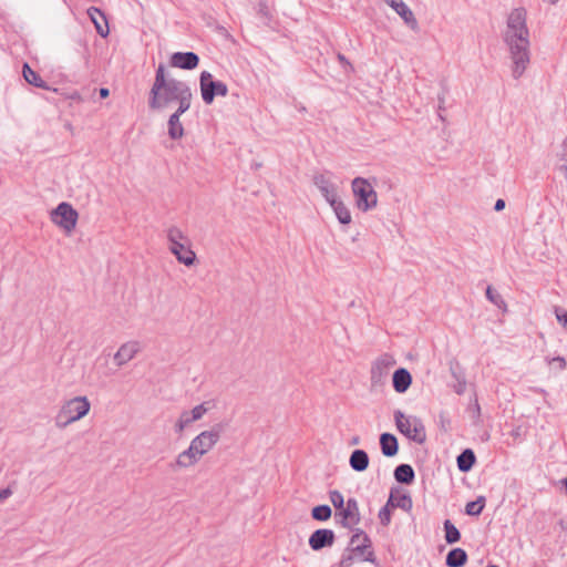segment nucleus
Returning a JSON list of instances; mask_svg holds the SVG:
<instances>
[{"mask_svg": "<svg viewBox=\"0 0 567 567\" xmlns=\"http://www.w3.org/2000/svg\"><path fill=\"white\" fill-rule=\"evenodd\" d=\"M503 40L508 47L513 62L512 75L515 80H518L530 62L529 31L526 25L524 8H516L509 13Z\"/></svg>", "mask_w": 567, "mask_h": 567, "instance_id": "nucleus-1", "label": "nucleus"}, {"mask_svg": "<svg viewBox=\"0 0 567 567\" xmlns=\"http://www.w3.org/2000/svg\"><path fill=\"white\" fill-rule=\"evenodd\" d=\"M189 90L192 89L187 82L169 76L165 64L159 63L148 93V106L152 110H163Z\"/></svg>", "mask_w": 567, "mask_h": 567, "instance_id": "nucleus-2", "label": "nucleus"}, {"mask_svg": "<svg viewBox=\"0 0 567 567\" xmlns=\"http://www.w3.org/2000/svg\"><path fill=\"white\" fill-rule=\"evenodd\" d=\"M90 408L91 404L86 396H76L66 401L55 416L56 426L63 429L84 417L90 412Z\"/></svg>", "mask_w": 567, "mask_h": 567, "instance_id": "nucleus-3", "label": "nucleus"}, {"mask_svg": "<svg viewBox=\"0 0 567 567\" xmlns=\"http://www.w3.org/2000/svg\"><path fill=\"white\" fill-rule=\"evenodd\" d=\"M351 189L354 196L355 206L359 210L367 213L378 205V194L369 179L354 177L351 182Z\"/></svg>", "mask_w": 567, "mask_h": 567, "instance_id": "nucleus-4", "label": "nucleus"}, {"mask_svg": "<svg viewBox=\"0 0 567 567\" xmlns=\"http://www.w3.org/2000/svg\"><path fill=\"white\" fill-rule=\"evenodd\" d=\"M199 89L203 102L210 105L216 96H226L228 86L219 80H215L208 71H203L199 75Z\"/></svg>", "mask_w": 567, "mask_h": 567, "instance_id": "nucleus-5", "label": "nucleus"}, {"mask_svg": "<svg viewBox=\"0 0 567 567\" xmlns=\"http://www.w3.org/2000/svg\"><path fill=\"white\" fill-rule=\"evenodd\" d=\"M79 219V213L68 202H61L51 212V220L66 234H71L76 226Z\"/></svg>", "mask_w": 567, "mask_h": 567, "instance_id": "nucleus-6", "label": "nucleus"}, {"mask_svg": "<svg viewBox=\"0 0 567 567\" xmlns=\"http://www.w3.org/2000/svg\"><path fill=\"white\" fill-rule=\"evenodd\" d=\"M224 430L221 423H217L212 426L210 430L203 431L190 441V445L195 450V453L200 457L210 451L214 445L219 441L220 434Z\"/></svg>", "mask_w": 567, "mask_h": 567, "instance_id": "nucleus-7", "label": "nucleus"}, {"mask_svg": "<svg viewBox=\"0 0 567 567\" xmlns=\"http://www.w3.org/2000/svg\"><path fill=\"white\" fill-rule=\"evenodd\" d=\"M334 522L347 529H352L361 522L359 504L354 497L348 498L343 507L334 512Z\"/></svg>", "mask_w": 567, "mask_h": 567, "instance_id": "nucleus-8", "label": "nucleus"}, {"mask_svg": "<svg viewBox=\"0 0 567 567\" xmlns=\"http://www.w3.org/2000/svg\"><path fill=\"white\" fill-rule=\"evenodd\" d=\"M395 363V359L389 353L382 354L372 363L370 371V381L372 389L381 388L385 384L389 370Z\"/></svg>", "mask_w": 567, "mask_h": 567, "instance_id": "nucleus-9", "label": "nucleus"}, {"mask_svg": "<svg viewBox=\"0 0 567 567\" xmlns=\"http://www.w3.org/2000/svg\"><path fill=\"white\" fill-rule=\"evenodd\" d=\"M199 55L193 51H177L171 54L168 63L172 68L192 71L199 65Z\"/></svg>", "mask_w": 567, "mask_h": 567, "instance_id": "nucleus-10", "label": "nucleus"}, {"mask_svg": "<svg viewBox=\"0 0 567 567\" xmlns=\"http://www.w3.org/2000/svg\"><path fill=\"white\" fill-rule=\"evenodd\" d=\"M337 539L336 533L330 528H318L311 533L308 545L313 551L332 547Z\"/></svg>", "mask_w": 567, "mask_h": 567, "instance_id": "nucleus-11", "label": "nucleus"}, {"mask_svg": "<svg viewBox=\"0 0 567 567\" xmlns=\"http://www.w3.org/2000/svg\"><path fill=\"white\" fill-rule=\"evenodd\" d=\"M350 530L352 532V535L346 551H354L358 555H363L368 549L372 547L370 536L362 528H358L355 526H353Z\"/></svg>", "mask_w": 567, "mask_h": 567, "instance_id": "nucleus-12", "label": "nucleus"}, {"mask_svg": "<svg viewBox=\"0 0 567 567\" xmlns=\"http://www.w3.org/2000/svg\"><path fill=\"white\" fill-rule=\"evenodd\" d=\"M386 504L392 509L400 508L406 513L411 512L413 507V501L410 493L402 492L398 486L391 487Z\"/></svg>", "mask_w": 567, "mask_h": 567, "instance_id": "nucleus-13", "label": "nucleus"}, {"mask_svg": "<svg viewBox=\"0 0 567 567\" xmlns=\"http://www.w3.org/2000/svg\"><path fill=\"white\" fill-rule=\"evenodd\" d=\"M169 250L176 257L178 262L187 267L195 265L197 260L196 254L188 243H174V246H169Z\"/></svg>", "mask_w": 567, "mask_h": 567, "instance_id": "nucleus-14", "label": "nucleus"}, {"mask_svg": "<svg viewBox=\"0 0 567 567\" xmlns=\"http://www.w3.org/2000/svg\"><path fill=\"white\" fill-rule=\"evenodd\" d=\"M385 3L392 8L401 19L412 29L415 30L417 28V20L414 17L413 11L409 8V6L402 0H384Z\"/></svg>", "mask_w": 567, "mask_h": 567, "instance_id": "nucleus-15", "label": "nucleus"}, {"mask_svg": "<svg viewBox=\"0 0 567 567\" xmlns=\"http://www.w3.org/2000/svg\"><path fill=\"white\" fill-rule=\"evenodd\" d=\"M450 373L453 379V382L450 383V386L454 390L456 394H464V392L466 391L467 382L465 371L457 361L450 362Z\"/></svg>", "mask_w": 567, "mask_h": 567, "instance_id": "nucleus-16", "label": "nucleus"}, {"mask_svg": "<svg viewBox=\"0 0 567 567\" xmlns=\"http://www.w3.org/2000/svg\"><path fill=\"white\" fill-rule=\"evenodd\" d=\"M87 16L93 22L96 33L102 38H107L110 28L105 12L97 7H91L87 9Z\"/></svg>", "mask_w": 567, "mask_h": 567, "instance_id": "nucleus-17", "label": "nucleus"}, {"mask_svg": "<svg viewBox=\"0 0 567 567\" xmlns=\"http://www.w3.org/2000/svg\"><path fill=\"white\" fill-rule=\"evenodd\" d=\"M141 350L137 341H127L123 343L114 354V361L117 367H122L131 361Z\"/></svg>", "mask_w": 567, "mask_h": 567, "instance_id": "nucleus-18", "label": "nucleus"}, {"mask_svg": "<svg viewBox=\"0 0 567 567\" xmlns=\"http://www.w3.org/2000/svg\"><path fill=\"white\" fill-rule=\"evenodd\" d=\"M412 374L406 368H398L392 375V386L396 393H405L412 384Z\"/></svg>", "mask_w": 567, "mask_h": 567, "instance_id": "nucleus-19", "label": "nucleus"}, {"mask_svg": "<svg viewBox=\"0 0 567 567\" xmlns=\"http://www.w3.org/2000/svg\"><path fill=\"white\" fill-rule=\"evenodd\" d=\"M379 443L383 456L393 457L399 453V441L394 434L389 432L381 433Z\"/></svg>", "mask_w": 567, "mask_h": 567, "instance_id": "nucleus-20", "label": "nucleus"}, {"mask_svg": "<svg viewBox=\"0 0 567 567\" xmlns=\"http://www.w3.org/2000/svg\"><path fill=\"white\" fill-rule=\"evenodd\" d=\"M200 460V456L195 453V450L189 444L188 449L179 453L174 463L171 464V468H187L195 465Z\"/></svg>", "mask_w": 567, "mask_h": 567, "instance_id": "nucleus-21", "label": "nucleus"}, {"mask_svg": "<svg viewBox=\"0 0 567 567\" xmlns=\"http://www.w3.org/2000/svg\"><path fill=\"white\" fill-rule=\"evenodd\" d=\"M477 462L475 452L467 447L464 449L457 456H456V466L457 470L461 473H468L473 470Z\"/></svg>", "mask_w": 567, "mask_h": 567, "instance_id": "nucleus-22", "label": "nucleus"}, {"mask_svg": "<svg viewBox=\"0 0 567 567\" xmlns=\"http://www.w3.org/2000/svg\"><path fill=\"white\" fill-rule=\"evenodd\" d=\"M370 458L367 451L353 450L349 457V465L355 472H364L369 467Z\"/></svg>", "mask_w": 567, "mask_h": 567, "instance_id": "nucleus-23", "label": "nucleus"}, {"mask_svg": "<svg viewBox=\"0 0 567 567\" xmlns=\"http://www.w3.org/2000/svg\"><path fill=\"white\" fill-rule=\"evenodd\" d=\"M394 480L402 485H411L415 481V472L410 464L401 463L393 472Z\"/></svg>", "mask_w": 567, "mask_h": 567, "instance_id": "nucleus-24", "label": "nucleus"}, {"mask_svg": "<svg viewBox=\"0 0 567 567\" xmlns=\"http://www.w3.org/2000/svg\"><path fill=\"white\" fill-rule=\"evenodd\" d=\"M468 560V555L465 549L461 547H454L450 549L445 557V565L447 567H463Z\"/></svg>", "mask_w": 567, "mask_h": 567, "instance_id": "nucleus-25", "label": "nucleus"}, {"mask_svg": "<svg viewBox=\"0 0 567 567\" xmlns=\"http://www.w3.org/2000/svg\"><path fill=\"white\" fill-rule=\"evenodd\" d=\"M167 134L173 141L181 140L185 134L184 126L181 122V115L174 112L169 115L167 121Z\"/></svg>", "mask_w": 567, "mask_h": 567, "instance_id": "nucleus-26", "label": "nucleus"}, {"mask_svg": "<svg viewBox=\"0 0 567 567\" xmlns=\"http://www.w3.org/2000/svg\"><path fill=\"white\" fill-rule=\"evenodd\" d=\"M22 75L29 84L35 87L44 90L50 89L48 83L41 78V75L37 71H34L27 62L23 63Z\"/></svg>", "mask_w": 567, "mask_h": 567, "instance_id": "nucleus-27", "label": "nucleus"}, {"mask_svg": "<svg viewBox=\"0 0 567 567\" xmlns=\"http://www.w3.org/2000/svg\"><path fill=\"white\" fill-rule=\"evenodd\" d=\"M411 419H412L411 434L408 439L417 444H423L426 441L425 426L420 417L411 416Z\"/></svg>", "mask_w": 567, "mask_h": 567, "instance_id": "nucleus-28", "label": "nucleus"}, {"mask_svg": "<svg viewBox=\"0 0 567 567\" xmlns=\"http://www.w3.org/2000/svg\"><path fill=\"white\" fill-rule=\"evenodd\" d=\"M394 422L398 431L409 437L411 434L412 419L406 417L405 414L401 410H395L393 413Z\"/></svg>", "mask_w": 567, "mask_h": 567, "instance_id": "nucleus-29", "label": "nucleus"}, {"mask_svg": "<svg viewBox=\"0 0 567 567\" xmlns=\"http://www.w3.org/2000/svg\"><path fill=\"white\" fill-rule=\"evenodd\" d=\"M443 530H444V539L446 544L453 545L461 540V532L458 528L452 523L451 519H445L443 522Z\"/></svg>", "mask_w": 567, "mask_h": 567, "instance_id": "nucleus-30", "label": "nucleus"}, {"mask_svg": "<svg viewBox=\"0 0 567 567\" xmlns=\"http://www.w3.org/2000/svg\"><path fill=\"white\" fill-rule=\"evenodd\" d=\"M486 505V498L483 495L477 496L474 501L465 505V514L477 517L482 514Z\"/></svg>", "mask_w": 567, "mask_h": 567, "instance_id": "nucleus-31", "label": "nucleus"}, {"mask_svg": "<svg viewBox=\"0 0 567 567\" xmlns=\"http://www.w3.org/2000/svg\"><path fill=\"white\" fill-rule=\"evenodd\" d=\"M331 208H332L338 221L341 225H349L351 223V220H352L351 213L342 200L338 202Z\"/></svg>", "mask_w": 567, "mask_h": 567, "instance_id": "nucleus-32", "label": "nucleus"}, {"mask_svg": "<svg viewBox=\"0 0 567 567\" xmlns=\"http://www.w3.org/2000/svg\"><path fill=\"white\" fill-rule=\"evenodd\" d=\"M208 411L206 403L198 404L194 406L190 411H183L182 416L188 422V424L198 421L203 417V415Z\"/></svg>", "mask_w": 567, "mask_h": 567, "instance_id": "nucleus-33", "label": "nucleus"}, {"mask_svg": "<svg viewBox=\"0 0 567 567\" xmlns=\"http://www.w3.org/2000/svg\"><path fill=\"white\" fill-rule=\"evenodd\" d=\"M332 516V509L327 504H321L312 507L311 517L317 522H327Z\"/></svg>", "mask_w": 567, "mask_h": 567, "instance_id": "nucleus-34", "label": "nucleus"}, {"mask_svg": "<svg viewBox=\"0 0 567 567\" xmlns=\"http://www.w3.org/2000/svg\"><path fill=\"white\" fill-rule=\"evenodd\" d=\"M485 296H486V299L489 302H492L493 305H495L498 309L506 311L507 305H506L505 300L503 299L501 293L496 289H494L491 285H488L486 287Z\"/></svg>", "mask_w": 567, "mask_h": 567, "instance_id": "nucleus-35", "label": "nucleus"}, {"mask_svg": "<svg viewBox=\"0 0 567 567\" xmlns=\"http://www.w3.org/2000/svg\"><path fill=\"white\" fill-rule=\"evenodd\" d=\"M192 100H193V92H192V90H189L188 92L183 94L181 97L175 100V102L178 104V106L174 113L182 116L184 113H186L190 109Z\"/></svg>", "mask_w": 567, "mask_h": 567, "instance_id": "nucleus-36", "label": "nucleus"}, {"mask_svg": "<svg viewBox=\"0 0 567 567\" xmlns=\"http://www.w3.org/2000/svg\"><path fill=\"white\" fill-rule=\"evenodd\" d=\"M167 239L169 241V246H174V243H188V238L177 227H171L167 230Z\"/></svg>", "mask_w": 567, "mask_h": 567, "instance_id": "nucleus-37", "label": "nucleus"}, {"mask_svg": "<svg viewBox=\"0 0 567 567\" xmlns=\"http://www.w3.org/2000/svg\"><path fill=\"white\" fill-rule=\"evenodd\" d=\"M313 184L320 190V193H327V189L334 185L323 174L316 175L313 177Z\"/></svg>", "mask_w": 567, "mask_h": 567, "instance_id": "nucleus-38", "label": "nucleus"}, {"mask_svg": "<svg viewBox=\"0 0 567 567\" xmlns=\"http://www.w3.org/2000/svg\"><path fill=\"white\" fill-rule=\"evenodd\" d=\"M329 499L334 507L336 512L341 509L343 505L346 504L344 497L338 489H331L329 491Z\"/></svg>", "mask_w": 567, "mask_h": 567, "instance_id": "nucleus-39", "label": "nucleus"}, {"mask_svg": "<svg viewBox=\"0 0 567 567\" xmlns=\"http://www.w3.org/2000/svg\"><path fill=\"white\" fill-rule=\"evenodd\" d=\"M392 508L389 507V505L385 503L384 506H382L379 511L378 517L380 520V524L384 527L389 526L392 519Z\"/></svg>", "mask_w": 567, "mask_h": 567, "instance_id": "nucleus-40", "label": "nucleus"}, {"mask_svg": "<svg viewBox=\"0 0 567 567\" xmlns=\"http://www.w3.org/2000/svg\"><path fill=\"white\" fill-rule=\"evenodd\" d=\"M321 195L324 197V199L330 205V207H332L333 205H336L338 202L341 200L338 197L337 186L336 185H333L332 187L327 189V193H321Z\"/></svg>", "mask_w": 567, "mask_h": 567, "instance_id": "nucleus-41", "label": "nucleus"}, {"mask_svg": "<svg viewBox=\"0 0 567 567\" xmlns=\"http://www.w3.org/2000/svg\"><path fill=\"white\" fill-rule=\"evenodd\" d=\"M468 409L472 412L473 423L480 424L482 420H481V406H480L477 398H475L474 402H472L468 405Z\"/></svg>", "mask_w": 567, "mask_h": 567, "instance_id": "nucleus-42", "label": "nucleus"}, {"mask_svg": "<svg viewBox=\"0 0 567 567\" xmlns=\"http://www.w3.org/2000/svg\"><path fill=\"white\" fill-rule=\"evenodd\" d=\"M353 554H355L354 551H346L342 554L339 563L337 564L338 567H351V565L353 564V559H354V556ZM331 567H336V565L331 566Z\"/></svg>", "mask_w": 567, "mask_h": 567, "instance_id": "nucleus-43", "label": "nucleus"}, {"mask_svg": "<svg viewBox=\"0 0 567 567\" xmlns=\"http://www.w3.org/2000/svg\"><path fill=\"white\" fill-rule=\"evenodd\" d=\"M556 319L567 330V310L556 307L555 308Z\"/></svg>", "mask_w": 567, "mask_h": 567, "instance_id": "nucleus-44", "label": "nucleus"}, {"mask_svg": "<svg viewBox=\"0 0 567 567\" xmlns=\"http://www.w3.org/2000/svg\"><path fill=\"white\" fill-rule=\"evenodd\" d=\"M549 365H556L558 371H564L567 367V362L564 357L557 355L551 359H548Z\"/></svg>", "mask_w": 567, "mask_h": 567, "instance_id": "nucleus-45", "label": "nucleus"}, {"mask_svg": "<svg viewBox=\"0 0 567 567\" xmlns=\"http://www.w3.org/2000/svg\"><path fill=\"white\" fill-rule=\"evenodd\" d=\"M560 163H567V137L563 141L560 152L557 153Z\"/></svg>", "mask_w": 567, "mask_h": 567, "instance_id": "nucleus-46", "label": "nucleus"}, {"mask_svg": "<svg viewBox=\"0 0 567 567\" xmlns=\"http://www.w3.org/2000/svg\"><path fill=\"white\" fill-rule=\"evenodd\" d=\"M258 13L265 19H270L268 6L264 0H260L258 3Z\"/></svg>", "mask_w": 567, "mask_h": 567, "instance_id": "nucleus-47", "label": "nucleus"}, {"mask_svg": "<svg viewBox=\"0 0 567 567\" xmlns=\"http://www.w3.org/2000/svg\"><path fill=\"white\" fill-rule=\"evenodd\" d=\"M188 425H189L188 422L181 414L179 419L175 423V432L181 434L185 430V427H187Z\"/></svg>", "mask_w": 567, "mask_h": 567, "instance_id": "nucleus-48", "label": "nucleus"}, {"mask_svg": "<svg viewBox=\"0 0 567 567\" xmlns=\"http://www.w3.org/2000/svg\"><path fill=\"white\" fill-rule=\"evenodd\" d=\"M13 491L10 486L0 489V503L6 501L12 495Z\"/></svg>", "mask_w": 567, "mask_h": 567, "instance_id": "nucleus-49", "label": "nucleus"}, {"mask_svg": "<svg viewBox=\"0 0 567 567\" xmlns=\"http://www.w3.org/2000/svg\"><path fill=\"white\" fill-rule=\"evenodd\" d=\"M364 561H368V563H371L373 564L374 566H379V561L374 555V553L372 550L368 551L367 555L364 556L363 558Z\"/></svg>", "mask_w": 567, "mask_h": 567, "instance_id": "nucleus-50", "label": "nucleus"}, {"mask_svg": "<svg viewBox=\"0 0 567 567\" xmlns=\"http://www.w3.org/2000/svg\"><path fill=\"white\" fill-rule=\"evenodd\" d=\"M506 206V203L503 198H498L494 204L495 212H502Z\"/></svg>", "mask_w": 567, "mask_h": 567, "instance_id": "nucleus-51", "label": "nucleus"}, {"mask_svg": "<svg viewBox=\"0 0 567 567\" xmlns=\"http://www.w3.org/2000/svg\"><path fill=\"white\" fill-rule=\"evenodd\" d=\"M556 169L564 175L565 179H567V163L557 164Z\"/></svg>", "mask_w": 567, "mask_h": 567, "instance_id": "nucleus-52", "label": "nucleus"}, {"mask_svg": "<svg viewBox=\"0 0 567 567\" xmlns=\"http://www.w3.org/2000/svg\"><path fill=\"white\" fill-rule=\"evenodd\" d=\"M440 419H441L442 427L444 429V431H447V429H446V425H445V424H450V420H449V419H445V416H444V413H443V412L440 414Z\"/></svg>", "mask_w": 567, "mask_h": 567, "instance_id": "nucleus-53", "label": "nucleus"}, {"mask_svg": "<svg viewBox=\"0 0 567 567\" xmlns=\"http://www.w3.org/2000/svg\"><path fill=\"white\" fill-rule=\"evenodd\" d=\"M99 94L101 99H106L110 95V91L106 87H101Z\"/></svg>", "mask_w": 567, "mask_h": 567, "instance_id": "nucleus-54", "label": "nucleus"}, {"mask_svg": "<svg viewBox=\"0 0 567 567\" xmlns=\"http://www.w3.org/2000/svg\"><path fill=\"white\" fill-rule=\"evenodd\" d=\"M359 443H360V436H358V435L353 436L349 442L350 445H358Z\"/></svg>", "mask_w": 567, "mask_h": 567, "instance_id": "nucleus-55", "label": "nucleus"}, {"mask_svg": "<svg viewBox=\"0 0 567 567\" xmlns=\"http://www.w3.org/2000/svg\"><path fill=\"white\" fill-rule=\"evenodd\" d=\"M443 103H444V97L439 95V110L440 111L444 110Z\"/></svg>", "mask_w": 567, "mask_h": 567, "instance_id": "nucleus-56", "label": "nucleus"}, {"mask_svg": "<svg viewBox=\"0 0 567 567\" xmlns=\"http://www.w3.org/2000/svg\"><path fill=\"white\" fill-rule=\"evenodd\" d=\"M560 484L563 488L565 489V493L567 494V476L560 481Z\"/></svg>", "mask_w": 567, "mask_h": 567, "instance_id": "nucleus-57", "label": "nucleus"}, {"mask_svg": "<svg viewBox=\"0 0 567 567\" xmlns=\"http://www.w3.org/2000/svg\"><path fill=\"white\" fill-rule=\"evenodd\" d=\"M559 0H548L550 4H556Z\"/></svg>", "mask_w": 567, "mask_h": 567, "instance_id": "nucleus-58", "label": "nucleus"}, {"mask_svg": "<svg viewBox=\"0 0 567 567\" xmlns=\"http://www.w3.org/2000/svg\"><path fill=\"white\" fill-rule=\"evenodd\" d=\"M486 567H499V566L495 565V564H488Z\"/></svg>", "mask_w": 567, "mask_h": 567, "instance_id": "nucleus-59", "label": "nucleus"}, {"mask_svg": "<svg viewBox=\"0 0 567 567\" xmlns=\"http://www.w3.org/2000/svg\"><path fill=\"white\" fill-rule=\"evenodd\" d=\"M339 59H340L341 61H344V60H346V58H344L343 55H341V54H339Z\"/></svg>", "mask_w": 567, "mask_h": 567, "instance_id": "nucleus-60", "label": "nucleus"}]
</instances>
